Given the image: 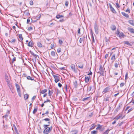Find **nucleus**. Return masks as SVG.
Listing matches in <instances>:
<instances>
[{"mask_svg":"<svg viewBox=\"0 0 134 134\" xmlns=\"http://www.w3.org/2000/svg\"><path fill=\"white\" fill-rule=\"evenodd\" d=\"M13 126L14 127V129H15V132H18L16 126H15V125H13Z\"/></svg>","mask_w":134,"mask_h":134,"instance_id":"43","label":"nucleus"},{"mask_svg":"<svg viewBox=\"0 0 134 134\" xmlns=\"http://www.w3.org/2000/svg\"><path fill=\"white\" fill-rule=\"evenodd\" d=\"M85 81L86 83L88 82L89 81V78L87 76L85 77Z\"/></svg>","mask_w":134,"mask_h":134,"instance_id":"25","label":"nucleus"},{"mask_svg":"<svg viewBox=\"0 0 134 134\" xmlns=\"http://www.w3.org/2000/svg\"><path fill=\"white\" fill-rule=\"evenodd\" d=\"M94 29L95 33L96 34H97L98 33V26L96 22L94 23Z\"/></svg>","mask_w":134,"mask_h":134,"instance_id":"2","label":"nucleus"},{"mask_svg":"<svg viewBox=\"0 0 134 134\" xmlns=\"http://www.w3.org/2000/svg\"><path fill=\"white\" fill-rule=\"evenodd\" d=\"M109 4L110 10L111 11V12L114 14H116V11L112 7L111 4L110 3H109Z\"/></svg>","mask_w":134,"mask_h":134,"instance_id":"5","label":"nucleus"},{"mask_svg":"<svg viewBox=\"0 0 134 134\" xmlns=\"http://www.w3.org/2000/svg\"><path fill=\"white\" fill-rule=\"evenodd\" d=\"M77 131H73L71 132L70 134H77Z\"/></svg>","mask_w":134,"mask_h":134,"instance_id":"24","label":"nucleus"},{"mask_svg":"<svg viewBox=\"0 0 134 134\" xmlns=\"http://www.w3.org/2000/svg\"><path fill=\"white\" fill-rule=\"evenodd\" d=\"M19 37L21 40L22 41L23 40V38L22 36V34H19Z\"/></svg>","mask_w":134,"mask_h":134,"instance_id":"35","label":"nucleus"},{"mask_svg":"<svg viewBox=\"0 0 134 134\" xmlns=\"http://www.w3.org/2000/svg\"><path fill=\"white\" fill-rule=\"evenodd\" d=\"M59 42L60 44H62L63 42L62 40H59Z\"/></svg>","mask_w":134,"mask_h":134,"instance_id":"60","label":"nucleus"},{"mask_svg":"<svg viewBox=\"0 0 134 134\" xmlns=\"http://www.w3.org/2000/svg\"><path fill=\"white\" fill-rule=\"evenodd\" d=\"M80 28H79L78 29V33L79 34H81V33L80 32Z\"/></svg>","mask_w":134,"mask_h":134,"instance_id":"58","label":"nucleus"},{"mask_svg":"<svg viewBox=\"0 0 134 134\" xmlns=\"http://www.w3.org/2000/svg\"><path fill=\"white\" fill-rule=\"evenodd\" d=\"M121 14L123 15L126 18H127L129 17V15L127 14L124 12H122Z\"/></svg>","mask_w":134,"mask_h":134,"instance_id":"17","label":"nucleus"},{"mask_svg":"<svg viewBox=\"0 0 134 134\" xmlns=\"http://www.w3.org/2000/svg\"><path fill=\"white\" fill-rule=\"evenodd\" d=\"M16 58L15 57H14L12 59V63H13L14 61H15Z\"/></svg>","mask_w":134,"mask_h":134,"instance_id":"48","label":"nucleus"},{"mask_svg":"<svg viewBox=\"0 0 134 134\" xmlns=\"http://www.w3.org/2000/svg\"><path fill=\"white\" fill-rule=\"evenodd\" d=\"M128 30L131 33L134 34V29L132 28L129 27Z\"/></svg>","mask_w":134,"mask_h":134,"instance_id":"11","label":"nucleus"},{"mask_svg":"<svg viewBox=\"0 0 134 134\" xmlns=\"http://www.w3.org/2000/svg\"><path fill=\"white\" fill-rule=\"evenodd\" d=\"M53 76L55 79L54 81L55 83H57L59 81L60 77L59 76L53 75Z\"/></svg>","mask_w":134,"mask_h":134,"instance_id":"7","label":"nucleus"},{"mask_svg":"<svg viewBox=\"0 0 134 134\" xmlns=\"http://www.w3.org/2000/svg\"><path fill=\"white\" fill-rule=\"evenodd\" d=\"M129 22L130 24L134 26V21L132 20H130L129 21Z\"/></svg>","mask_w":134,"mask_h":134,"instance_id":"19","label":"nucleus"},{"mask_svg":"<svg viewBox=\"0 0 134 134\" xmlns=\"http://www.w3.org/2000/svg\"><path fill=\"white\" fill-rule=\"evenodd\" d=\"M53 93V92H51V91L49 90L48 95H49V96H50V98H51V95H52V94Z\"/></svg>","mask_w":134,"mask_h":134,"instance_id":"29","label":"nucleus"},{"mask_svg":"<svg viewBox=\"0 0 134 134\" xmlns=\"http://www.w3.org/2000/svg\"><path fill=\"white\" fill-rule=\"evenodd\" d=\"M100 71H99L98 73H100V75L101 76H104V71L103 70V68L101 65L100 66V68L99 69Z\"/></svg>","mask_w":134,"mask_h":134,"instance_id":"6","label":"nucleus"},{"mask_svg":"<svg viewBox=\"0 0 134 134\" xmlns=\"http://www.w3.org/2000/svg\"><path fill=\"white\" fill-rule=\"evenodd\" d=\"M43 126L44 128V130L43 131L44 134H48L52 131L53 128L52 126L48 127V125H43Z\"/></svg>","mask_w":134,"mask_h":134,"instance_id":"1","label":"nucleus"},{"mask_svg":"<svg viewBox=\"0 0 134 134\" xmlns=\"http://www.w3.org/2000/svg\"><path fill=\"white\" fill-rule=\"evenodd\" d=\"M92 3L91 2H88V3H87V5H89L91 7L92 6Z\"/></svg>","mask_w":134,"mask_h":134,"instance_id":"44","label":"nucleus"},{"mask_svg":"<svg viewBox=\"0 0 134 134\" xmlns=\"http://www.w3.org/2000/svg\"><path fill=\"white\" fill-rule=\"evenodd\" d=\"M102 126L100 125V124L98 125V127L96 128V129L100 130L102 129Z\"/></svg>","mask_w":134,"mask_h":134,"instance_id":"22","label":"nucleus"},{"mask_svg":"<svg viewBox=\"0 0 134 134\" xmlns=\"http://www.w3.org/2000/svg\"><path fill=\"white\" fill-rule=\"evenodd\" d=\"M41 15H38L36 17V19L37 20H39L40 19V18H41Z\"/></svg>","mask_w":134,"mask_h":134,"instance_id":"40","label":"nucleus"},{"mask_svg":"<svg viewBox=\"0 0 134 134\" xmlns=\"http://www.w3.org/2000/svg\"><path fill=\"white\" fill-rule=\"evenodd\" d=\"M114 66L115 68H117L118 66V64L117 63H116L115 64Z\"/></svg>","mask_w":134,"mask_h":134,"instance_id":"55","label":"nucleus"},{"mask_svg":"<svg viewBox=\"0 0 134 134\" xmlns=\"http://www.w3.org/2000/svg\"><path fill=\"white\" fill-rule=\"evenodd\" d=\"M133 109H134V108H131V109H129V110H128L127 113H129L131 111L133 110Z\"/></svg>","mask_w":134,"mask_h":134,"instance_id":"47","label":"nucleus"},{"mask_svg":"<svg viewBox=\"0 0 134 134\" xmlns=\"http://www.w3.org/2000/svg\"><path fill=\"white\" fill-rule=\"evenodd\" d=\"M30 52L31 54L33 55L34 57L36 59L37 58V57L38 56V55L36 54H35L33 52L30 51Z\"/></svg>","mask_w":134,"mask_h":134,"instance_id":"13","label":"nucleus"},{"mask_svg":"<svg viewBox=\"0 0 134 134\" xmlns=\"http://www.w3.org/2000/svg\"><path fill=\"white\" fill-rule=\"evenodd\" d=\"M127 77H128V73H126V74L125 75V80H126L127 79Z\"/></svg>","mask_w":134,"mask_h":134,"instance_id":"50","label":"nucleus"},{"mask_svg":"<svg viewBox=\"0 0 134 134\" xmlns=\"http://www.w3.org/2000/svg\"><path fill=\"white\" fill-rule=\"evenodd\" d=\"M38 132H39V133H41V132L42 131H41V127L40 126V129H38Z\"/></svg>","mask_w":134,"mask_h":134,"instance_id":"54","label":"nucleus"},{"mask_svg":"<svg viewBox=\"0 0 134 134\" xmlns=\"http://www.w3.org/2000/svg\"><path fill=\"white\" fill-rule=\"evenodd\" d=\"M16 40L15 39H13L10 42L11 43H14L15 42Z\"/></svg>","mask_w":134,"mask_h":134,"instance_id":"53","label":"nucleus"},{"mask_svg":"<svg viewBox=\"0 0 134 134\" xmlns=\"http://www.w3.org/2000/svg\"><path fill=\"white\" fill-rule=\"evenodd\" d=\"M24 98L25 99H28L29 97V95L27 94L24 95Z\"/></svg>","mask_w":134,"mask_h":134,"instance_id":"34","label":"nucleus"},{"mask_svg":"<svg viewBox=\"0 0 134 134\" xmlns=\"http://www.w3.org/2000/svg\"><path fill=\"white\" fill-rule=\"evenodd\" d=\"M30 4L31 5H32L33 4V1H31L30 2Z\"/></svg>","mask_w":134,"mask_h":134,"instance_id":"57","label":"nucleus"},{"mask_svg":"<svg viewBox=\"0 0 134 134\" xmlns=\"http://www.w3.org/2000/svg\"><path fill=\"white\" fill-rule=\"evenodd\" d=\"M9 113L10 112L9 110H8L7 112L6 113V114L5 115L3 116V117L6 118L8 117L9 114Z\"/></svg>","mask_w":134,"mask_h":134,"instance_id":"18","label":"nucleus"},{"mask_svg":"<svg viewBox=\"0 0 134 134\" xmlns=\"http://www.w3.org/2000/svg\"><path fill=\"white\" fill-rule=\"evenodd\" d=\"M8 85L10 89H11L12 88V86L9 83V84H8Z\"/></svg>","mask_w":134,"mask_h":134,"instance_id":"51","label":"nucleus"},{"mask_svg":"<svg viewBox=\"0 0 134 134\" xmlns=\"http://www.w3.org/2000/svg\"><path fill=\"white\" fill-rule=\"evenodd\" d=\"M37 108H35L33 111V113L34 114H35V113L37 111Z\"/></svg>","mask_w":134,"mask_h":134,"instance_id":"37","label":"nucleus"},{"mask_svg":"<svg viewBox=\"0 0 134 134\" xmlns=\"http://www.w3.org/2000/svg\"><path fill=\"white\" fill-rule=\"evenodd\" d=\"M51 54L52 56H55V52L53 51L51 52Z\"/></svg>","mask_w":134,"mask_h":134,"instance_id":"41","label":"nucleus"},{"mask_svg":"<svg viewBox=\"0 0 134 134\" xmlns=\"http://www.w3.org/2000/svg\"><path fill=\"white\" fill-rule=\"evenodd\" d=\"M16 86L17 88V92L20 91L19 86L18 84H16Z\"/></svg>","mask_w":134,"mask_h":134,"instance_id":"15","label":"nucleus"},{"mask_svg":"<svg viewBox=\"0 0 134 134\" xmlns=\"http://www.w3.org/2000/svg\"><path fill=\"white\" fill-rule=\"evenodd\" d=\"M116 34L117 35L119 36V37H123L125 35L123 34L122 33H120L119 30H117L116 32Z\"/></svg>","mask_w":134,"mask_h":134,"instance_id":"9","label":"nucleus"},{"mask_svg":"<svg viewBox=\"0 0 134 134\" xmlns=\"http://www.w3.org/2000/svg\"><path fill=\"white\" fill-rule=\"evenodd\" d=\"M18 92V95H19V96L20 97H21V91H19V92L18 91V92Z\"/></svg>","mask_w":134,"mask_h":134,"instance_id":"62","label":"nucleus"},{"mask_svg":"<svg viewBox=\"0 0 134 134\" xmlns=\"http://www.w3.org/2000/svg\"><path fill=\"white\" fill-rule=\"evenodd\" d=\"M69 4V2L67 1H66L65 2V5L66 7H68Z\"/></svg>","mask_w":134,"mask_h":134,"instance_id":"45","label":"nucleus"},{"mask_svg":"<svg viewBox=\"0 0 134 134\" xmlns=\"http://www.w3.org/2000/svg\"><path fill=\"white\" fill-rule=\"evenodd\" d=\"M110 98V97L109 96H107V97L105 98V101H108L109 100V99Z\"/></svg>","mask_w":134,"mask_h":134,"instance_id":"36","label":"nucleus"},{"mask_svg":"<svg viewBox=\"0 0 134 134\" xmlns=\"http://www.w3.org/2000/svg\"><path fill=\"white\" fill-rule=\"evenodd\" d=\"M96 2V0H91L90 2H91L92 4H94Z\"/></svg>","mask_w":134,"mask_h":134,"instance_id":"56","label":"nucleus"},{"mask_svg":"<svg viewBox=\"0 0 134 134\" xmlns=\"http://www.w3.org/2000/svg\"><path fill=\"white\" fill-rule=\"evenodd\" d=\"M62 17H64V16L63 15H57L56 16V18L57 19H59Z\"/></svg>","mask_w":134,"mask_h":134,"instance_id":"26","label":"nucleus"},{"mask_svg":"<svg viewBox=\"0 0 134 134\" xmlns=\"http://www.w3.org/2000/svg\"><path fill=\"white\" fill-rule=\"evenodd\" d=\"M47 89H44L43 90H42L40 92V93L42 94H44L47 92Z\"/></svg>","mask_w":134,"mask_h":134,"instance_id":"21","label":"nucleus"},{"mask_svg":"<svg viewBox=\"0 0 134 134\" xmlns=\"http://www.w3.org/2000/svg\"><path fill=\"white\" fill-rule=\"evenodd\" d=\"M70 67L72 70L75 73H77V70L75 68V65L74 64H71L70 66Z\"/></svg>","mask_w":134,"mask_h":134,"instance_id":"3","label":"nucleus"},{"mask_svg":"<svg viewBox=\"0 0 134 134\" xmlns=\"http://www.w3.org/2000/svg\"><path fill=\"white\" fill-rule=\"evenodd\" d=\"M115 54H114L112 56L111 58V59L112 60H113V61H114L115 60Z\"/></svg>","mask_w":134,"mask_h":134,"instance_id":"30","label":"nucleus"},{"mask_svg":"<svg viewBox=\"0 0 134 134\" xmlns=\"http://www.w3.org/2000/svg\"><path fill=\"white\" fill-rule=\"evenodd\" d=\"M124 43L127 45H129L130 46H131V44L129 43L128 41H124Z\"/></svg>","mask_w":134,"mask_h":134,"instance_id":"33","label":"nucleus"},{"mask_svg":"<svg viewBox=\"0 0 134 134\" xmlns=\"http://www.w3.org/2000/svg\"><path fill=\"white\" fill-rule=\"evenodd\" d=\"M28 29L29 30H31L32 29V27L31 26H30L29 27Z\"/></svg>","mask_w":134,"mask_h":134,"instance_id":"63","label":"nucleus"},{"mask_svg":"<svg viewBox=\"0 0 134 134\" xmlns=\"http://www.w3.org/2000/svg\"><path fill=\"white\" fill-rule=\"evenodd\" d=\"M24 13L27 16L29 15L30 14L29 11L28 10H25Z\"/></svg>","mask_w":134,"mask_h":134,"instance_id":"20","label":"nucleus"},{"mask_svg":"<svg viewBox=\"0 0 134 134\" xmlns=\"http://www.w3.org/2000/svg\"><path fill=\"white\" fill-rule=\"evenodd\" d=\"M92 134H97V131L93 130L91 132Z\"/></svg>","mask_w":134,"mask_h":134,"instance_id":"28","label":"nucleus"},{"mask_svg":"<svg viewBox=\"0 0 134 134\" xmlns=\"http://www.w3.org/2000/svg\"><path fill=\"white\" fill-rule=\"evenodd\" d=\"M89 97H86V98H83V99H82V100L83 101H85V100H87L88 99H89Z\"/></svg>","mask_w":134,"mask_h":134,"instance_id":"49","label":"nucleus"},{"mask_svg":"<svg viewBox=\"0 0 134 134\" xmlns=\"http://www.w3.org/2000/svg\"><path fill=\"white\" fill-rule=\"evenodd\" d=\"M111 29L113 30H115L116 29V26L114 25H112L110 27Z\"/></svg>","mask_w":134,"mask_h":134,"instance_id":"16","label":"nucleus"},{"mask_svg":"<svg viewBox=\"0 0 134 134\" xmlns=\"http://www.w3.org/2000/svg\"><path fill=\"white\" fill-rule=\"evenodd\" d=\"M124 83L123 82H122L120 84V86L121 87H122L124 86Z\"/></svg>","mask_w":134,"mask_h":134,"instance_id":"46","label":"nucleus"},{"mask_svg":"<svg viewBox=\"0 0 134 134\" xmlns=\"http://www.w3.org/2000/svg\"><path fill=\"white\" fill-rule=\"evenodd\" d=\"M110 130L109 129H108L106 131L103 133V134H108L109 131Z\"/></svg>","mask_w":134,"mask_h":134,"instance_id":"31","label":"nucleus"},{"mask_svg":"<svg viewBox=\"0 0 134 134\" xmlns=\"http://www.w3.org/2000/svg\"><path fill=\"white\" fill-rule=\"evenodd\" d=\"M126 12H128L129 13H130V10L128 9H127L126 10Z\"/></svg>","mask_w":134,"mask_h":134,"instance_id":"64","label":"nucleus"},{"mask_svg":"<svg viewBox=\"0 0 134 134\" xmlns=\"http://www.w3.org/2000/svg\"><path fill=\"white\" fill-rule=\"evenodd\" d=\"M58 86L59 87H61L62 86V85L60 83H59L58 84Z\"/></svg>","mask_w":134,"mask_h":134,"instance_id":"59","label":"nucleus"},{"mask_svg":"<svg viewBox=\"0 0 134 134\" xmlns=\"http://www.w3.org/2000/svg\"><path fill=\"white\" fill-rule=\"evenodd\" d=\"M110 90L111 89L110 87H107L104 89L102 92L103 93H104L110 91Z\"/></svg>","mask_w":134,"mask_h":134,"instance_id":"8","label":"nucleus"},{"mask_svg":"<svg viewBox=\"0 0 134 134\" xmlns=\"http://www.w3.org/2000/svg\"><path fill=\"white\" fill-rule=\"evenodd\" d=\"M116 8H118L120 7V6L119 5V4H118V3H116Z\"/></svg>","mask_w":134,"mask_h":134,"instance_id":"52","label":"nucleus"},{"mask_svg":"<svg viewBox=\"0 0 134 134\" xmlns=\"http://www.w3.org/2000/svg\"><path fill=\"white\" fill-rule=\"evenodd\" d=\"M37 45L39 47H41L42 46V44L40 42H38L37 43Z\"/></svg>","mask_w":134,"mask_h":134,"instance_id":"32","label":"nucleus"},{"mask_svg":"<svg viewBox=\"0 0 134 134\" xmlns=\"http://www.w3.org/2000/svg\"><path fill=\"white\" fill-rule=\"evenodd\" d=\"M124 117H123L122 115H120L119 116H117L115 119H116V120H118L120 118H121L122 119L124 118Z\"/></svg>","mask_w":134,"mask_h":134,"instance_id":"12","label":"nucleus"},{"mask_svg":"<svg viewBox=\"0 0 134 134\" xmlns=\"http://www.w3.org/2000/svg\"><path fill=\"white\" fill-rule=\"evenodd\" d=\"M36 98V96H34L32 98V101H34V100H35V98Z\"/></svg>","mask_w":134,"mask_h":134,"instance_id":"61","label":"nucleus"},{"mask_svg":"<svg viewBox=\"0 0 134 134\" xmlns=\"http://www.w3.org/2000/svg\"><path fill=\"white\" fill-rule=\"evenodd\" d=\"M77 66L79 68L82 69L83 68V64L82 63H77Z\"/></svg>","mask_w":134,"mask_h":134,"instance_id":"10","label":"nucleus"},{"mask_svg":"<svg viewBox=\"0 0 134 134\" xmlns=\"http://www.w3.org/2000/svg\"><path fill=\"white\" fill-rule=\"evenodd\" d=\"M42 121H48L47 124H45V125H48V127H49L50 126V124L51 123V120L50 119L46 118L42 120Z\"/></svg>","mask_w":134,"mask_h":134,"instance_id":"4","label":"nucleus"},{"mask_svg":"<svg viewBox=\"0 0 134 134\" xmlns=\"http://www.w3.org/2000/svg\"><path fill=\"white\" fill-rule=\"evenodd\" d=\"M28 46L30 47H32V42L31 41H30L28 43Z\"/></svg>","mask_w":134,"mask_h":134,"instance_id":"27","label":"nucleus"},{"mask_svg":"<svg viewBox=\"0 0 134 134\" xmlns=\"http://www.w3.org/2000/svg\"><path fill=\"white\" fill-rule=\"evenodd\" d=\"M61 48H58L57 50V52L58 53L60 52L61 51Z\"/></svg>","mask_w":134,"mask_h":134,"instance_id":"42","label":"nucleus"},{"mask_svg":"<svg viewBox=\"0 0 134 134\" xmlns=\"http://www.w3.org/2000/svg\"><path fill=\"white\" fill-rule=\"evenodd\" d=\"M74 87L76 88H77V81H76L75 82H74Z\"/></svg>","mask_w":134,"mask_h":134,"instance_id":"14","label":"nucleus"},{"mask_svg":"<svg viewBox=\"0 0 134 134\" xmlns=\"http://www.w3.org/2000/svg\"><path fill=\"white\" fill-rule=\"evenodd\" d=\"M95 127V125L94 124H93L92 125L91 127L90 128V129L91 130H92L94 129Z\"/></svg>","mask_w":134,"mask_h":134,"instance_id":"39","label":"nucleus"},{"mask_svg":"<svg viewBox=\"0 0 134 134\" xmlns=\"http://www.w3.org/2000/svg\"><path fill=\"white\" fill-rule=\"evenodd\" d=\"M84 41V38H80V39L79 40V42L80 43H82V42H83Z\"/></svg>","mask_w":134,"mask_h":134,"instance_id":"38","label":"nucleus"},{"mask_svg":"<svg viewBox=\"0 0 134 134\" xmlns=\"http://www.w3.org/2000/svg\"><path fill=\"white\" fill-rule=\"evenodd\" d=\"M26 78L28 80H34V78L29 76H27Z\"/></svg>","mask_w":134,"mask_h":134,"instance_id":"23","label":"nucleus"}]
</instances>
